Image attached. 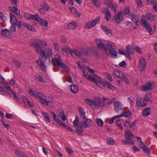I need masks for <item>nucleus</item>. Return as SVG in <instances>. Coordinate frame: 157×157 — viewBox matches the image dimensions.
I'll return each instance as SVG.
<instances>
[{
  "mask_svg": "<svg viewBox=\"0 0 157 157\" xmlns=\"http://www.w3.org/2000/svg\"><path fill=\"white\" fill-rule=\"evenodd\" d=\"M31 46L35 48L37 53L41 52L42 48L47 45L46 42L40 39H36L32 40L31 43Z\"/></svg>",
  "mask_w": 157,
  "mask_h": 157,
  "instance_id": "obj_1",
  "label": "nucleus"
},
{
  "mask_svg": "<svg viewBox=\"0 0 157 157\" xmlns=\"http://www.w3.org/2000/svg\"><path fill=\"white\" fill-rule=\"evenodd\" d=\"M115 45L112 43H109L106 45L105 51L106 54L108 56L110 55L113 58H116L117 56V52L115 48Z\"/></svg>",
  "mask_w": 157,
  "mask_h": 157,
  "instance_id": "obj_2",
  "label": "nucleus"
},
{
  "mask_svg": "<svg viewBox=\"0 0 157 157\" xmlns=\"http://www.w3.org/2000/svg\"><path fill=\"white\" fill-rule=\"evenodd\" d=\"M85 102L93 108H95L96 107H101L105 105L104 101L98 98L93 100L86 99L85 100Z\"/></svg>",
  "mask_w": 157,
  "mask_h": 157,
  "instance_id": "obj_3",
  "label": "nucleus"
},
{
  "mask_svg": "<svg viewBox=\"0 0 157 157\" xmlns=\"http://www.w3.org/2000/svg\"><path fill=\"white\" fill-rule=\"evenodd\" d=\"M124 137L127 139L125 140L122 141L123 144L133 145L135 143L133 141L134 136L129 131H127L124 135Z\"/></svg>",
  "mask_w": 157,
  "mask_h": 157,
  "instance_id": "obj_4",
  "label": "nucleus"
},
{
  "mask_svg": "<svg viewBox=\"0 0 157 157\" xmlns=\"http://www.w3.org/2000/svg\"><path fill=\"white\" fill-rule=\"evenodd\" d=\"M94 77L91 75H89L88 79L91 81L97 84L99 87L101 88H104L105 86L104 85V81L102 82H101V79L99 77L95 75H94Z\"/></svg>",
  "mask_w": 157,
  "mask_h": 157,
  "instance_id": "obj_5",
  "label": "nucleus"
},
{
  "mask_svg": "<svg viewBox=\"0 0 157 157\" xmlns=\"http://www.w3.org/2000/svg\"><path fill=\"white\" fill-rule=\"evenodd\" d=\"M135 138L137 139L138 141H140L139 146L143 151L147 154H150L151 152V151L143 143L141 140V138L138 136H136Z\"/></svg>",
  "mask_w": 157,
  "mask_h": 157,
  "instance_id": "obj_6",
  "label": "nucleus"
},
{
  "mask_svg": "<svg viewBox=\"0 0 157 157\" xmlns=\"http://www.w3.org/2000/svg\"><path fill=\"white\" fill-rule=\"evenodd\" d=\"M148 100H150V99L147 98V96H146V94L143 101L141 98L138 97L137 99L136 104L138 105V103L139 102V105L141 107H144L147 105L148 102Z\"/></svg>",
  "mask_w": 157,
  "mask_h": 157,
  "instance_id": "obj_7",
  "label": "nucleus"
},
{
  "mask_svg": "<svg viewBox=\"0 0 157 157\" xmlns=\"http://www.w3.org/2000/svg\"><path fill=\"white\" fill-rule=\"evenodd\" d=\"M52 62L53 65L54 66H58L60 68L65 70L66 72H68L70 71L69 68L67 67L66 65L63 63L61 61L59 62L58 63H56L55 62V60L53 58H52Z\"/></svg>",
  "mask_w": 157,
  "mask_h": 157,
  "instance_id": "obj_8",
  "label": "nucleus"
},
{
  "mask_svg": "<svg viewBox=\"0 0 157 157\" xmlns=\"http://www.w3.org/2000/svg\"><path fill=\"white\" fill-rule=\"evenodd\" d=\"M141 21L142 22V25L145 29L149 33L151 34V32L152 31V29L151 27V24L150 23L146 21L144 19L142 18Z\"/></svg>",
  "mask_w": 157,
  "mask_h": 157,
  "instance_id": "obj_9",
  "label": "nucleus"
},
{
  "mask_svg": "<svg viewBox=\"0 0 157 157\" xmlns=\"http://www.w3.org/2000/svg\"><path fill=\"white\" fill-rule=\"evenodd\" d=\"M100 19V17H98L93 21L86 23L85 25V28L89 29L93 27L98 23Z\"/></svg>",
  "mask_w": 157,
  "mask_h": 157,
  "instance_id": "obj_10",
  "label": "nucleus"
},
{
  "mask_svg": "<svg viewBox=\"0 0 157 157\" xmlns=\"http://www.w3.org/2000/svg\"><path fill=\"white\" fill-rule=\"evenodd\" d=\"M40 54L42 58H49L52 56V52L51 49H49L46 51L42 50L41 52L38 53Z\"/></svg>",
  "mask_w": 157,
  "mask_h": 157,
  "instance_id": "obj_11",
  "label": "nucleus"
},
{
  "mask_svg": "<svg viewBox=\"0 0 157 157\" xmlns=\"http://www.w3.org/2000/svg\"><path fill=\"white\" fill-rule=\"evenodd\" d=\"M36 62L41 70L44 72H46L47 70L45 64V62L42 59L39 57Z\"/></svg>",
  "mask_w": 157,
  "mask_h": 157,
  "instance_id": "obj_12",
  "label": "nucleus"
},
{
  "mask_svg": "<svg viewBox=\"0 0 157 157\" xmlns=\"http://www.w3.org/2000/svg\"><path fill=\"white\" fill-rule=\"evenodd\" d=\"M29 92L31 96L39 99L42 97V96L43 95L39 92H37L35 90L33 91V89L31 88L29 89Z\"/></svg>",
  "mask_w": 157,
  "mask_h": 157,
  "instance_id": "obj_13",
  "label": "nucleus"
},
{
  "mask_svg": "<svg viewBox=\"0 0 157 157\" xmlns=\"http://www.w3.org/2000/svg\"><path fill=\"white\" fill-rule=\"evenodd\" d=\"M123 15L121 11H119L117 14L114 17V19L115 22L117 24L121 23L123 18Z\"/></svg>",
  "mask_w": 157,
  "mask_h": 157,
  "instance_id": "obj_14",
  "label": "nucleus"
},
{
  "mask_svg": "<svg viewBox=\"0 0 157 157\" xmlns=\"http://www.w3.org/2000/svg\"><path fill=\"white\" fill-rule=\"evenodd\" d=\"M93 123L92 121L90 119H86L80 122V125L83 128H86L91 125Z\"/></svg>",
  "mask_w": 157,
  "mask_h": 157,
  "instance_id": "obj_15",
  "label": "nucleus"
},
{
  "mask_svg": "<svg viewBox=\"0 0 157 157\" xmlns=\"http://www.w3.org/2000/svg\"><path fill=\"white\" fill-rule=\"evenodd\" d=\"M146 62L144 58L140 59L138 64V67L140 71H142L145 70L146 68Z\"/></svg>",
  "mask_w": 157,
  "mask_h": 157,
  "instance_id": "obj_16",
  "label": "nucleus"
},
{
  "mask_svg": "<svg viewBox=\"0 0 157 157\" xmlns=\"http://www.w3.org/2000/svg\"><path fill=\"white\" fill-rule=\"evenodd\" d=\"M122 104L119 101H117L114 103V109L116 113H118L119 111L122 110Z\"/></svg>",
  "mask_w": 157,
  "mask_h": 157,
  "instance_id": "obj_17",
  "label": "nucleus"
},
{
  "mask_svg": "<svg viewBox=\"0 0 157 157\" xmlns=\"http://www.w3.org/2000/svg\"><path fill=\"white\" fill-rule=\"evenodd\" d=\"M105 4L108 7H109L112 9L114 12L117 11V6H115L111 0H107L105 2Z\"/></svg>",
  "mask_w": 157,
  "mask_h": 157,
  "instance_id": "obj_18",
  "label": "nucleus"
},
{
  "mask_svg": "<svg viewBox=\"0 0 157 157\" xmlns=\"http://www.w3.org/2000/svg\"><path fill=\"white\" fill-rule=\"evenodd\" d=\"M96 41L97 48L99 49H101L102 50H104L105 51L106 48V45H105L104 43L99 39L96 40Z\"/></svg>",
  "mask_w": 157,
  "mask_h": 157,
  "instance_id": "obj_19",
  "label": "nucleus"
},
{
  "mask_svg": "<svg viewBox=\"0 0 157 157\" xmlns=\"http://www.w3.org/2000/svg\"><path fill=\"white\" fill-rule=\"evenodd\" d=\"M75 128L76 130L75 131V133H77L78 135L80 136L83 135V127L81 125L79 126L78 125L77 126H75Z\"/></svg>",
  "mask_w": 157,
  "mask_h": 157,
  "instance_id": "obj_20",
  "label": "nucleus"
},
{
  "mask_svg": "<svg viewBox=\"0 0 157 157\" xmlns=\"http://www.w3.org/2000/svg\"><path fill=\"white\" fill-rule=\"evenodd\" d=\"M142 16L151 21H154L156 18L155 16L151 13H147L145 15H143Z\"/></svg>",
  "mask_w": 157,
  "mask_h": 157,
  "instance_id": "obj_21",
  "label": "nucleus"
},
{
  "mask_svg": "<svg viewBox=\"0 0 157 157\" xmlns=\"http://www.w3.org/2000/svg\"><path fill=\"white\" fill-rule=\"evenodd\" d=\"M142 89L143 91H147L148 90L152 89V84L151 83L148 82L145 85H143L142 87Z\"/></svg>",
  "mask_w": 157,
  "mask_h": 157,
  "instance_id": "obj_22",
  "label": "nucleus"
},
{
  "mask_svg": "<svg viewBox=\"0 0 157 157\" xmlns=\"http://www.w3.org/2000/svg\"><path fill=\"white\" fill-rule=\"evenodd\" d=\"M1 34L6 37H8L11 35L10 31L8 29H4L1 31Z\"/></svg>",
  "mask_w": 157,
  "mask_h": 157,
  "instance_id": "obj_23",
  "label": "nucleus"
},
{
  "mask_svg": "<svg viewBox=\"0 0 157 157\" xmlns=\"http://www.w3.org/2000/svg\"><path fill=\"white\" fill-rule=\"evenodd\" d=\"M151 109L149 107L146 108L144 109L143 111V115L144 117H146L151 113Z\"/></svg>",
  "mask_w": 157,
  "mask_h": 157,
  "instance_id": "obj_24",
  "label": "nucleus"
},
{
  "mask_svg": "<svg viewBox=\"0 0 157 157\" xmlns=\"http://www.w3.org/2000/svg\"><path fill=\"white\" fill-rule=\"evenodd\" d=\"M71 12L75 17H79L80 16V13L78 12L77 9L75 8H72L71 9Z\"/></svg>",
  "mask_w": 157,
  "mask_h": 157,
  "instance_id": "obj_25",
  "label": "nucleus"
},
{
  "mask_svg": "<svg viewBox=\"0 0 157 157\" xmlns=\"http://www.w3.org/2000/svg\"><path fill=\"white\" fill-rule=\"evenodd\" d=\"M70 90L73 93H76L78 91V87L75 84H72L71 86Z\"/></svg>",
  "mask_w": 157,
  "mask_h": 157,
  "instance_id": "obj_26",
  "label": "nucleus"
},
{
  "mask_svg": "<svg viewBox=\"0 0 157 157\" xmlns=\"http://www.w3.org/2000/svg\"><path fill=\"white\" fill-rule=\"evenodd\" d=\"M62 52L63 54L66 52H70L72 56L73 57V50H71L70 48L68 47H66L64 48H62Z\"/></svg>",
  "mask_w": 157,
  "mask_h": 157,
  "instance_id": "obj_27",
  "label": "nucleus"
},
{
  "mask_svg": "<svg viewBox=\"0 0 157 157\" xmlns=\"http://www.w3.org/2000/svg\"><path fill=\"white\" fill-rule=\"evenodd\" d=\"M15 153L18 157H28L23 152L17 150H15Z\"/></svg>",
  "mask_w": 157,
  "mask_h": 157,
  "instance_id": "obj_28",
  "label": "nucleus"
},
{
  "mask_svg": "<svg viewBox=\"0 0 157 157\" xmlns=\"http://www.w3.org/2000/svg\"><path fill=\"white\" fill-rule=\"evenodd\" d=\"M10 22L11 24H15L17 22V19L16 17L12 13H10Z\"/></svg>",
  "mask_w": 157,
  "mask_h": 157,
  "instance_id": "obj_29",
  "label": "nucleus"
},
{
  "mask_svg": "<svg viewBox=\"0 0 157 157\" xmlns=\"http://www.w3.org/2000/svg\"><path fill=\"white\" fill-rule=\"evenodd\" d=\"M119 54L120 55H122L125 56L126 57L128 58H130V56L128 52L126 50L123 51V50L119 49L118 50Z\"/></svg>",
  "mask_w": 157,
  "mask_h": 157,
  "instance_id": "obj_30",
  "label": "nucleus"
},
{
  "mask_svg": "<svg viewBox=\"0 0 157 157\" xmlns=\"http://www.w3.org/2000/svg\"><path fill=\"white\" fill-rule=\"evenodd\" d=\"M9 8L10 9V10L14 13L17 15L20 14V10L17 8V7H14L13 6V7H9Z\"/></svg>",
  "mask_w": 157,
  "mask_h": 157,
  "instance_id": "obj_31",
  "label": "nucleus"
},
{
  "mask_svg": "<svg viewBox=\"0 0 157 157\" xmlns=\"http://www.w3.org/2000/svg\"><path fill=\"white\" fill-rule=\"evenodd\" d=\"M31 20L33 19L38 22L41 21V18L39 17L38 14H36L34 15H32L31 16Z\"/></svg>",
  "mask_w": 157,
  "mask_h": 157,
  "instance_id": "obj_32",
  "label": "nucleus"
},
{
  "mask_svg": "<svg viewBox=\"0 0 157 157\" xmlns=\"http://www.w3.org/2000/svg\"><path fill=\"white\" fill-rule=\"evenodd\" d=\"M124 73L122 72L121 71L117 70L114 71L113 72L114 75L120 79L121 77H122V75H123L122 74H123Z\"/></svg>",
  "mask_w": 157,
  "mask_h": 157,
  "instance_id": "obj_33",
  "label": "nucleus"
},
{
  "mask_svg": "<svg viewBox=\"0 0 157 157\" xmlns=\"http://www.w3.org/2000/svg\"><path fill=\"white\" fill-rule=\"evenodd\" d=\"M122 76L121 78V79L125 83L127 84H129L130 83V82L128 78H127L126 74L124 73L123 74H122Z\"/></svg>",
  "mask_w": 157,
  "mask_h": 157,
  "instance_id": "obj_34",
  "label": "nucleus"
},
{
  "mask_svg": "<svg viewBox=\"0 0 157 157\" xmlns=\"http://www.w3.org/2000/svg\"><path fill=\"white\" fill-rule=\"evenodd\" d=\"M77 25V23L74 22H72L71 23H69L68 24V26L69 27V29H75Z\"/></svg>",
  "mask_w": 157,
  "mask_h": 157,
  "instance_id": "obj_35",
  "label": "nucleus"
},
{
  "mask_svg": "<svg viewBox=\"0 0 157 157\" xmlns=\"http://www.w3.org/2000/svg\"><path fill=\"white\" fill-rule=\"evenodd\" d=\"M127 49L126 51L128 52L130 55V54H133L135 50L134 48L131 47L130 45H128L127 46Z\"/></svg>",
  "mask_w": 157,
  "mask_h": 157,
  "instance_id": "obj_36",
  "label": "nucleus"
},
{
  "mask_svg": "<svg viewBox=\"0 0 157 157\" xmlns=\"http://www.w3.org/2000/svg\"><path fill=\"white\" fill-rule=\"evenodd\" d=\"M43 116L44 117L45 121L48 122H50V119L48 113L46 112L42 111Z\"/></svg>",
  "mask_w": 157,
  "mask_h": 157,
  "instance_id": "obj_37",
  "label": "nucleus"
},
{
  "mask_svg": "<svg viewBox=\"0 0 157 157\" xmlns=\"http://www.w3.org/2000/svg\"><path fill=\"white\" fill-rule=\"evenodd\" d=\"M104 84L105 86L108 87L110 90H113V88H114V86L107 81H105Z\"/></svg>",
  "mask_w": 157,
  "mask_h": 157,
  "instance_id": "obj_38",
  "label": "nucleus"
},
{
  "mask_svg": "<svg viewBox=\"0 0 157 157\" xmlns=\"http://www.w3.org/2000/svg\"><path fill=\"white\" fill-rule=\"evenodd\" d=\"M122 113L123 116L126 117H130L132 114L130 110L123 112Z\"/></svg>",
  "mask_w": 157,
  "mask_h": 157,
  "instance_id": "obj_39",
  "label": "nucleus"
},
{
  "mask_svg": "<svg viewBox=\"0 0 157 157\" xmlns=\"http://www.w3.org/2000/svg\"><path fill=\"white\" fill-rule=\"evenodd\" d=\"M36 78L38 79V80L40 82L45 83L46 81L41 76L39 75H36L35 76Z\"/></svg>",
  "mask_w": 157,
  "mask_h": 157,
  "instance_id": "obj_40",
  "label": "nucleus"
},
{
  "mask_svg": "<svg viewBox=\"0 0 157 157\" xmlns=\"http://www.w3.org/2000/svg\"><path fill=\"white\" fill-rule=\"evenodd\" d=\"M131 20L133 22H134L136 20H137V21L138 20V17L135 13H133L132 14H131Z\"/></svg>",
  "mask_w": 157,
  "mask_h": 157,
  "instance_id": "obj_41",
  "label": "nucleus"
},
{
  "mask_svg": "<svg viewBox=\"0 0 157 157\" xmlns=\"http://www.w3.org/2000/svg\"><path fill=\"white\" fill-rule=\"evenodd\" d=\"M40 102H41L42 104H44L46 105L47 100H46V97L44 95H43L42 96V97L40 98Z\"/></svg>",
  "mask_w": 157,
  "mask_h": 157,
  "instance_id": "obj_42",
  "label": "nucleus"
},
{
  "mask_svg": "<svg viewBox=\"0 0 157 157\" xmlns=\"http://www.w3.org/2000/svg\"><path fill=\"white\" fill-rule=\"evenodd\" d=\"M41 6L43 7L42 9H45L47 11H48L49 9V8L47 4L44 2H43V3H41Z\"/></svg>",
  "mask_w": 157,
  "mask_h": 157,
  "instance_id": "obj_43",
  "label": "nucleus"
},
{
  "mask_svg": "<svg viewBox=\"0 0 157 157\" xmlns=\"http://www.w3.org/2000/svg\"><path fill=\"white\" fill-rule=\"evenodd\" d=\"M105 15V18L106 19L107 22H108L111 18V15L110 11H108V12L106 13Z\"/></svg>",
  "mask_w": 157,
  "mask_h": 157,
  "instance_id": "obj_44",
  "label": "nucleus"
},
{
  "mask_svg": "<svg viewBox=\"0 0 157 157\" xmlns=\"http://www.w3.org/2000/svg\"><path fill=\"white\" fill-rule=\"evenodd\" d=\"M73 53L80 57L82 55V50L80 51L77 50H75L73 51Z\"/></svg>",
  "mask_w": 157,
  "mask_h": 157,
  "instance_id": "obj_45",
  "label": "nucleus"
},
{
  "mask_svg": "<svg viewBox=\"0 0 157 157\" xmlns=\"http://www.w3.org/2000/svg\"><path fill=\"white\" fill-rule=\"evenodd\" d=\"M96 122L97 124L100 126L102 127L103 124V121L100 118L96 119Z\"/></svg>",
  "mask_w": 157,
  "mask_h": 157,
  "instance_id": "obj_46",
  "label": "nucleus"
},
{
  "mask_svg": "<svg viewBox=\"0 0 157 157\" xmlns=\"http://www.w3.org/2000/svg\"><path fill=\"white\" fill-rule=\"evenodd\" d=\"M4 86L6 89L7 92L10 94V92H11V91H12V90L11 89L10 86L9 85L8 83L5 84Z\"/></svg>",
  "mask_w": 157,
  "mask_h": 157,
  "instance_id": "obj_47",
  "label": "nucleus"
},
{
  "mask_svg": "<svg viewBox=\"0 0 157 157\" xmlns=\"http://www.w3.org/2000/svg\"><path fill=\"white\" fill-rule=\"evenodd\" d=\"M41 21H40L38 22L40 23L42 25L46 27H47L48 26V21L45 20H44V22L43 21V20L41 19Z\"/></svg>",
  "mask_w": 157,
  "mask_h": 157,
  "instance_id": "obj_48",
  "label": "nucleus"
},
{
  "mask_svg": "<svg viewBox=\"0 0 157 157\" xmlns=\"http://www.w3.org/2000/svg\"><path fill=\"white\" fill-rule=\"evenodd\" d=\"M27 26V28L30 31L33 32H35L36 31V29L33 27L32 25L28 24Z\"/></svg>",
  "mask_w": 157,
  "mask_h": 157,
  "instance_id": "obj_49",
  "label": "nucleus"
},
{
  "mask_svg": "<svg viewBox=\"0 0 157 157\" xmlns=\"http://www.w3.org/2000/svg\"><path fill=\"white\" fill-rule=\"evenodd\" d=\"M116 123L117 125L119 126L120 128L122 130H123V127L121 125V120H117L116 122Z\"/></svg>",
  "mask_w": 157,
  "mask_h": 157,
  "instance_id": "obj_50",
  "label": "nucleus"
},
{
  "mask_svg": "<svg viewBox=\"0 0 157 157\" xmlns=\"http://www.w3.org/2000/svg\"><path fill=\"white\" fill-rule=\"evenodd\" d=\"M12 25L10 28V33L12 32L15 31L16 30V24H13H13H11Z\"/></svg>",
  "mask_w": 157,
  "mask_h": 157,
  "instance_id": "obj_51",
  "label": "nucleus"
},
{
  "mask_svg": "<svg viewBox=\"0 0 157 157\" xmlns=\"http://www.w3.org/2000/svg\"><path fill=\"white\" fill-rule=\"evenodd\" d=\"M102 28L106 32L108 33H109L112 32L110 29H108L107 27L105 26H102Z\"/></svg>",
  "mask_w": 157,
  "mask_h": 157,
  "instance_id": "obj_52",
  "label": "nucleus"
},
{
  "mask_svg": "<svg viewBox=\"0 0 157 157\" xmlns=\"http://www.w3.org/2000/svg\"><path fill=\"white\" fill-rule=\"evenodd\" d=\"M55 122L57 123L59 125L63 127H66V124L63 122L61 120L59 119H57Z\"/></svg>",
  "mask_w": 157,
  "mask_h": 157,
  "instance_id": "obj_53",
  "label": "nucleus"
},
{
  "mask_svg": "<svg viewBox=\"0 0 157 157\" xmlns=\"http://www.w3.org/2000/svg\"><path fill=\"white\" fill-rule=\"evenodd\" d=\"M124 13L125 15L130 14V11L128 7H127L125 8L124 9Z\"/></svg>",
  "mask_w": 157,
  "mask_h": 157,
  "instance_id": "obj_54",
  "label": "nucleus"
},
{
  "mask_svg": "<svg viewBox=\"0 0 157 157\" xmlns=\"http://www.w3.org/2000/svg\"><path fill=\"white\" fill-rule=\"evenodd\" d=\"M56 60L55 62L56 63H58V62H60L61 61V57L59 55L57 54L55 55Z\"/></svg>",
  "mask_w": 157,
  "mask_h": 157,
  "instance_id": "obj_55",
  "label": "nucleus"
},
{
  "mask_svg": "<svg viewBox=\"0 0 157 157\" xmlns=\"http://www.w3.org/2000/svg\"><path fill=\"white\" fill-rule=\"evenodd\" d=\"M136 1L138 7H141L142 6L143 3L141 0H136Z\"/></svg>",
  "mask_w": 157,
  "mask_h": 157,
  "instance_id": "obj_56",
  "label": "nucleus"
},
{
  "mask_svg": "<svg viewBox=\"0 0 157 157\" xmlns=\"http://www.w3.org/2000/svg\"><path fill=\"white\" fill-rule=\"evenodd\" d=\"M64 114V111L61 109H59L57 110V114L60 117Z\"/></svg>",
  "mask_w": 157,
  "mask_h": 157,
  "instance_id": "obj_57",
  "label": "nucleus"
},
{
  "mask_svg": "<svg viewBox=\"0 0 157 157\" xmlns=\"http://www.w3.org/2000/svg\"><path fill=\"white\" fill-rule=\"evenodd\" d=\"M22 23L23 22L20 21H18L16 23V25L18 27L21 29H23Z\"/></svg>",
  "mask_w": 157,
  "mask_h": 157,
  "instance_id": "obj_58",
  "label": "nucleus"
},
{
  "mask_svg": "<svg viewBox=\"0 0 157 157\" xmlns=\"http://www.w3.org/2000/svg\"><path fill=\"white\" fill-rule=\"evenodd\" d=\"M54 152L55 154L57 155L59 157H62L63 156V155L62 153L57 150H54Z\"/></svg>",
  "mask_w": 157,
  "mask_h": 157,
  "instance_id": "obj_59",
  "label": "nucleus"
},
{
  "mask_svg": "<svg viewBox=\"0 0 157 157\" xmlns=\"http://www.w3.org/2000/svg\"><path fill=\"white\" fill-rule=\"evenodd\" d=\"M13 63H14L15 65L18 67H20L21 65V63L17 60H14Z\"/></svg>",
  "mask_w": 157,
  "mask_h": 157,
  "instance_id": "obj_60",
  "label": "nucleus"
},
{
  "mask_svg": "<svg viewBox=\"0 0 157 157\" xmlns=\"http://www.w3.org/2000/svg\"><path fill=\"white\" fill-rule=\"evenodd\" d=\"M10 1L13 6L14 7L17 6V0H10Z\"/></svg>",
  "mask_w": 157,
  "mask_h": 157,
  "instance_id": "obj_61",
  "label": "nucleus"
},
{
  "mask_svg": "<svg viewBox=\"0 0 157 157\" xmlns=\"http://www.w3.org/2000/svg\"><path fill=\"white\" fill-rule=\"evenodd\" d=\"M107 143L110 145H113L114 144L113 139L111 138H109L108 140Z\"/></svg>",
  "mask_w": 157,
  "mask_h": 157,
  "instance_id": "obj_62",
  "label": "nucleus"
},
{
  "mask_svg": "<svg viewBox=\"0 0 157 157\" xmlns=\"http://www.w3.org/2000/svg\"><path fill=\"white\" fill-rule=\"evenodd\" d=\"M94 4L96 7H98L99 6V2L97 0H92Z\"/></svg>",
  "mask_w": 157,
  "mask_h": 157,
  "instance_id": "obj_63",
  "label": "nucleus"
},
{
  "mask_svg": "<svg viewBox=\"0 0 157 157\" xmlns=\"http://www.w3.org/2000/svg\"><path fill=\"white\" fill-rule=\"evenodd\" d=\"M153 6V10L157 13V2H155Z\"/></svg>",
  "mask_w": 157,
  "mask_h": 157,
  "instance_id": "obj_64",
  "label": "nucleus"
}]
</instances>
